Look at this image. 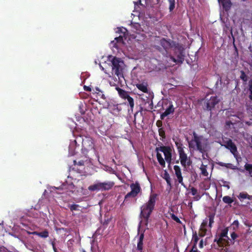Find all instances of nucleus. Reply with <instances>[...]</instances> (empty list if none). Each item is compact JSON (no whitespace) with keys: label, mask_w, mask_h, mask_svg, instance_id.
<instances>
[{"label":"nucleus","mask_w":252,"mask_h":252,"mask_svg":"<svg viewBox=\"0 0 252 252\" xmlns=\"http://www.w3.org/2000/svg\"><path fill=\"white\" fill-rule=\"evenodd\" d=\"M189 148L190 149L196 150L202 154V158L208 157V152L210 149L209 140L202 135H198L196 132H193V137L191 140L188 142Z\"/></svg>","instance_id":"nucleus-1"},{"label":"nucleus","mask_w":252,"mask_h":252,"mask_svg":"<svg viewBox=\"0 0 252 252\" xmlns=\"http://www.w3.org/2000/svg\"><path fill=\"white\" fill-rule=\"evenodd\" d=\"M77 140L82 143V153L85 158L95 156L99 158V155L94 148V140L89 135H78Z\"/></svg>","instance_id":"nucleus-2"},{"label":"nucleus","mask_w":252,"mask_h":252,"mask_svg":"<svg viewBox=\"0 0 252 252\" xmlns=\"http://www.w3.org/2000/svg\"><path fill=\"white\" fill-rule=\"evenodd\" d=\"M108 61L111 63L112 74L116 75L118 78V82L122 84L123 81H125L124 70L126 65L124 62L121 58L112 56L108 57Z\"/></svg>","instance_id":"nucleus-3"},{"label":"nucleus","mask_w":252,"mask_h":252,"mask_svg":"<svg viewBox=\"0 0 252 252\" xmlns=\"http://www.w3.org/2000/svg\"><path fill=\"white\" fill-rule=\"evenodd\" d=\"M156 197V194H151L149 200L141 207L140 216L145 219V225L147 226V229H148L149 218L155 208Z\"/></svg>","instance_id":"nucleus-4"},{"label":"nucleus","mask_w":252,"mask_h":252,"mask_svg":"<svg viewBox=\"0 0 252 252\" xmlns=\"http://www.w3.org/2000/svg\"><path fill=\"white\" fill-rule=\"evenodd\" d=\"M127 32V29L124 27L118 28L117 30L116 31L117 33H120L122 34L120 35L118 37L114 38V40L111 41L110 43L109 46L113 50V52H119L120 50L125 44V40H126V32Z\"/></svg>","instance_id":"nucleus-5"},{"label":"nucleus","mask_w":252,"mask_h":252,"mask_svg":"<svg viewBox=\"0 0 252 252\" xmlns=\"http://www.w3.org/2000/svg\"><path fill=\"white\" fill-rule=\"evenodd\" d=\"M228 231V228H224L219 234L218 239L217 240V238L215 239V241L217 242L220 246H227L234 243V241L237 238L238 235L233 232L231 234V239H229L227 236Z\"/></svg>","instance_id":"nucleus-6"},{"label":"nucleus","mask_w":252,"mask_h":252,"mask_svg":"<svg viewBox=\"0 0 252 252\" xmlns=\"http://www.w3.org/2000/svg\"><path fill=\"white\" fill-rule=\"evenodd\" d=\"M173 50L176 58L170 56V58L171 60L176 63H182L184 61L185 56L184 54V48L183 47L178 43Z\"/></svg>","instance_id":"nucleus-7"},{"label":"nucleus","mask_w":252,"mask_h":252,"mask_svg":"<svg viewBox=\"0 0 252 252\" xmlns=\"http://www.w3.org/2000/svg\"><path fill=\"white\" fill-rule=\"evenodd\" d=\"M157 158H172V148L169 146H164L162 143L158 144L156 147Z\"/></svg>","instance_id":"nucleus-8"},{"label":"nucleus","mask_w":252,"mask_h":252,"mask_svg":"<svg viewBox=\"0 0 252 252\" xmlns=\"http://www.w3.org/2000/svg\"><path fill=\"white\" fill-rule=\"evenodd\" d=\"M114 186V183L111 182H98L88 187V189L90 191H99L104 190H109Z\"/></svg>","instance_id":"nucleus-9"},{"label":"nucleus","mask_w":252,"mask_h":252,"mask_svg":"<svg viewBox=\"0 0 252 252\" xmlns=\"http://www.w3.org/2000/svg\"><path fill=\"white\" fill-rule=\"evenodd\" d=\"M218 142L220 144L221 146H224L225 148L228 149L233 155L234 157L237 158L236 157L238 154L237 148L231 139H228L227 140L222 139V140H219Z\"/></svg>","instance_id":"nucleus-10"},{"label":"nucleus","mask_w":252,"mask_h":252,"mask_svg":"<svg viewBox=\"0 0 252 252\" xmlns=\"http://www.w3.org/2000/svg\"><path fill=\"white\" fill-rule=\"evenodd\" d=\"M79 148L80 145L77 140V137H74L73 139H70L68 146V156H77Z\"/></svg>","instance_id":"nucleus-11"},{"label":"nucleus","mask_w":252,"mask_h":252,"mask_svg":"<svg viewBox=\"0 0 252 252\" xmlns=\"http://www.w3.org/2000/svg\"><path fill=\"white\" fill-rule=\"evenodd\" d=\"M141 99L143 101V104L146 106L149 109H152L153 107V99L154 98V94L152 92L139 94Z\"/></svg>","instance_id":"nucleus-12"},{"label":"nucleus","mask_w":252,"mask_h":252,"mask_svg":"<svg viewBox=\"0 0 252 252\" xmlns=\"http://www.w3.org/2000/svg\"><path fill=\"white\" fill-rule=\"evenodd\" d=\"M219 101L220 99L217 96H211L209 98L208 95H207L204 99V106L207 110L211 111Z\"/></svg>","instance_id":"nucleus-13"},{"label":"nucleus","mask_w":252,"mask_h":252,"mask_svg":"<svg viewBox=\"0 0 252 252\" xmlns=\"http://www.w3.org/2000/svg\"><path fill=\"white\" fill-rule=\"evenodd\" d=\"M173 140L175 142L178 150L179 158H188L185 151V150H188V149L183 146L181 140L177 137H173Z\"/></svg>","instance_id":"nucleus-14"},{"label":"nucleus","mask_w":252,"mask_h":252,"mask_svg":"<svg viewBox=\"0 0 252 252\" xmlns=\"http://www.w3.org/2000/svg\"><path fill=\"white\" fill-rule=\"evenodd\" d=\"M131 191L125 196V198L135 197L140 191V187L138 183L130 185Z\"/></svg>","instance_id":"nucleus-15"},{"label":"nucleus","mask_w":252,"mask_h":252,"mask_svg":"<svg viewBox=\"0 0 252 252\" xmlns=\"http://www.w3.org/2000/svg\"><path fill=\"white\" fill-rule=\"evenodd\" d=\"M177 43H178L170 39L166 40L164 38H162L160 40V44L166 51L169 48H172L173 49Z\"/></svg>","instance_id":"nucleus-16"},{"label":"nucleus","mask_w":252,"mask_h":252,"mask_svg":"<svg viewBox=\"0 0 252 252\" xmlns=\"http://www.w3.org/2000/svg\"><path fill=\"white\" fill-rule=\"evenodd\" d=\"M218 2L219 3V5L220 7H222V9L225 11H229L232 5V3L231 1V0H218Z\"/></svg>","instance_id":"nucleus-17"},{"label":"nucleus","mask_w":252,"mask_h":252,"mask_svg":"<svg viewBox=\"0 0 252 252\" xmlns=\"http://www.w3.org/2000/svg\"><path fill=\"white\" fill-rule=\"evenodd\" d=\"M174 169L175 171V174L177 177L178 182L181 184L182 186H184L183 183V178L182 175V172L180 167L178 165H175L174 166Z\"/></svg>","instance_id":"nucleus-18"},{"label":"nucleus","mask_w":252,"mask_h":252,"mask_svg":"<svg viewBox=\"0 0 252 252\" xmlns=\"http://www.w3.org/2000/svg\"><path fill=\"white\" fill-rule=\"evenodd\" d=\"M144 231H141V234L139 236V237L138 238V241L137 242V249L136 250L137 251V252H143V239H144Z\"/></svg>","instance_id":"nucleus-19"},{"label":"nucleus","mask_w":252,"mask_h":252,"mask_svg":"<svg viewBox=\"0 0 252 252\" xmlns=\"http://www.w3.org/2000/svg\"><path fill=\"white\" fill-rule=\"evenodd\" d=\"M174 112V108L172 103L170 102L168 107L165 109V111L160 115V118L163 119L165 117L173 113Z\"/></svg>","instance_id":"nucleus-20"},{"label":"nucleus","mask_w":252,"mask_h":252,"mask_svg":"<svg viewBox=\"0 0 252 252\" xmlns=\"http://www.w3.org/2000/svg\"><path fill=\"white\" fill-rule=\"evenodd\" d=\"M207 224H208V220H205L203 221V222L201 225L199 231V235L200 237H203L206 234V231H207L206 227Z\"/></svg>","instance_id":"nucleus-21"},{"label":"nucleus","mask_w":252,"mask_h":252,"mask_svg":"<svg viewBox=\"0 0 252 252\" xmlns=\"http://www.w3.org/2000/svg\"><path fill=\"white\" fill-rule=\"evenodd\" d=\"M137 89L144 93H148V92H152L148 88V84L146 83H142L137 84L136 85Z\"/></svg>","instance_id":"nucleus-22"},{"label":"nucleus","mask_w":252,"mask_h":252,"mask_svg":"<svg viewBox=\"0 0 252 252\" xmlns=\"http://www.w3.org/2000/svg\"><path fill=\"white\" fill-rule=\"evenodd\" d=\"M116 90L118 91L120 96L124 99H125L126 97L128 96V94L126 91L118 87H116Z\"/></svg>","instance_id":"nucleus-23"},{"label":"nucleus","mask_w":252,"mask_h":252,"mask_svg":"<svg viewBox=\"0 0 252 252\" xmlns=\"http://www.w3.org/2000/svg\"><path fill=\"white\" fill-rule=\"evenodd\" d=\"M131 27L133 29V32H134L138 33L141 31V25L138 23L131 22Z\"/></svg>","instance_id":"nucleus-24"},{"label":"nucleus","mask_w":252,"mask_h":252,"mask_svg":"<svg viewBox=\"0 0 252 252\" xmlns=\"http://www.w3.org/2000/svg\"><path fill=\"white\" fill-rule=\"evenodd\" d=\"M181 163L183 166L186 167L190 165L191 161L190 158H181Z\"/></svg>","instance_id":"nucleus-25"},{"label":"nucleus","mask_w":252,"mask_h":252,"mask_svg":"<svg viewBox=\"0 0 252 252\" xmlns=\"http://www.w3.org/2000/svg\"><path fill=\"white\" fill-rule=\"evenodd\" d=\"M163 179H164L167 184L169 186H171V178H170V175L169 174L167 173V172L166 171H164V172L163 174V176H162Z\"/></svg>","instance_id":"nucleus-26"},{"label":"nucleus","mask_w":252,"mask_h":252,"mask_svg":"<svg viewBox=\"0 0 252 252\" xmlns=\"http://www.w3.org/2000/svg\"><path fill=\"white\" fill-rule=\"evenodd\" d=\"M125 99L127 100L128 105L130 106V109L132 111L134 105L133 99L128 95V96L126 97Z\"/></svg>","instance_id":"nucleus-27"},{"label":"nucleus","mask_w":252,"mask_h":252,"mask_svg":"<svg viewBox=\"0 0 252 252\" xmlns=\"http://www.w3.org/2000/svg\"><path fill=\"white\" fill-rule=\"evenodd\" d=\"M240 73H241V75H240V79L242 81H243L244 82H247V81L248 80V77L246 74L245 72L243 70H241L240 71Z\"/></svg>","instance_id":"nucleus-28"},{"label":"nucleus","mask_w":252,"mask_h":252,"mask_svg":"<svg viewBox=\"0 0 252 252\" xmlns=\"http://www.w3.org/2000/svg\"><path fill=\"white\" fill-rule=\"evenodd\" d=\"M223 201L227 204H230L233 202V199L228 196H225L222 198Z\"/></svg>","instance_id":"nucleus-29"},{"label":"nucleus","mask_w":252,"mask_h":252,"mask_svg":"<svg viewBox=\"0 0 252 252\" xmlns=\"http://www.w3.org/2000/svg\"><path fill=\"white\" fill-rule=\"evenodd\" d=\"M168 1L169 2V9L170 12H171L173 10V9L175 8V0H168Z\"/></svg>","instance_id":"nucleus-30"},{"label":"nucleus","mask_w":252,"mask_h":252,"mask_svg":"<svg viewBox=\"0 0 252 252\" xmlns=\"http://www.w3.org/2000/svg\"><path fill=\"white\" fill-rule=\"evenodd\" d=\"M200 169L201 170V173L204 176H207L208 175V173L207 171V170L206 169V166L204 165H202L200 167Z\"/></svg>","instance_id":"nucleus-31"},{"label":"nucleus","mask_w":252,"mask_h":252,"mask_svg":"<svg viewBox=\"0 0 252 252\" xmlns=\"http://www.w3.org/2000/svg\"><path fill=\"white\" fill-rule=\"evenodd\" d=\"M245 169L246 170L248 171L250 174L252 173V164H245Z\"/></svg>","instance_id":"nucleus-32"},{"label":"nucleus","mask_w":252,"mask_h":252,"mask_svg":"<svg viewBox=\"0 0 252 252\" xmlns=\"http://www.w3.org/2000/svg\"><path fill=\"white\" fill-rule=\"evenodd\" d=\"M69 208L71 211H74V210H78V207H79V205L77 204H72L69 205Z\"/></svg>","instance_id":"nucleus-33"},{"label":"nucleus","mask_w":252,"mask_h":252,"mask_svg":"<svg viewBox=\"0 0 252 252\" xmlns=\"http://www.w3.org/2000/svg\"><path fill=\"white\" fill-rule=\"evenodd\" d=\"M141 0H138L137 2H134V10L133 12H137V8L139 7V5H141Z\"/></svg>","instance_id":"nucleus-34"},{"label":"nucleus","mask_w":252,"mask_h":252,"mask_svg":"<svg viewBox=\"0 0 252 252\" xmlns=\"http://www.w3.org/2000/svg\"><path fill=\"white\" fill-rule=\"evenodd\" d=\"M38 236L42 238H47L48 236V232L46 231L39 232Z\"/></svg>","instance_id":"nucleus-35"},{"label":"nucleus","mask_w":252,"mask_h":252,"mask_svg":"<svg viewBox=\"0 0 252 252\" xmlns=\"http://www.w3.org/2000/svg\"><path fill=\"white\" fill-rule=\"evenodd\" d=\"M83 107L84 106H83V104H82V103H80V104L79 105V109L80 112L82 115L84 114L85 112V111Z\"/></svg>","instance_id":"nucleus-36"},{"label":"nucleus","mask_w":252,"mask_h":252,"mask_svg":"<svg viewBox=\"0 0 252 252\" xmlns=\"http://www.w3.org/2000/svg\"><path fill=\"white\" fill-rule=\"evenodd\" d=\"M192 241L194 242V245H195L198 241V237L196 234H193L192 237Z\"/></svg>","instance_id":"nucleus-37"},{"label":"nucleus","mask_w":252,"mask_h":252,"mask_svg":"<svg viewBox=\"0 0 252 252\" xmlns=\"http://www.w3.org/2000/svg\"><path fill=\"white\" fill-rule=\"evenodd\" d=\"M97 95L101 98L105 99L106 98L104 94L101 90H99V92H96Z\"/></svg>","instance_id":"nucleus-38"},{"label":"nucleus","mask_w":252,"mask_h":252,"mask_svg":"<svg viewBox=\"0 0 252 252\" xmlns=\"http://www.w3.org/2000/svg\"><path fill=\"white\" fill-rule=\"evenodd\" d=\"M157 159H158V161L159 163V164L162 167H164L165 166V161L164 160V158H157Z\"/></svg>","instance_id":"nucleus-39"},{"label":"nucleus","mask_w":252,"mask_h":252,"mask_svg":"<svg viewBox=\"0 0 252 252\" xmlns=\"http://www.w3.org/2000/svg\"><path fill=\"white\" fill-rule=\"evenodd\" d=\"M190 190H191V194L192 195H196L197 193V190L194 188H192L191 189H190Z\"/></svg>","instance_id":"nucleus-40"},{"label":"nucleus","mask_w":252,"mask_h":252,"mask_svg":"<svg viewBox=\"0 0 252 252\" xmlns=\"http://www.w3.org/2000/svg\"><path fill=\"white\" fill-rule=\"evenodd\" d=\"M74 165H83V162L82 160L77 161V160H74L73 161Z\"/></svg>","instance_id":"nucleus-41"},{"label":"nucleus","mask_w":252,"mask_h":252,"mask_svg":"<svg viewBox=\"0 0 252 252\" xmlns=\"http://www.w3.org/2000/svg\"><path fill=\"white\" fill-rule=\"evenodd\" d=\"M172 218L175 220L176 221V222H179V223H180L181 221H180V220H179V219L176 217L175 215H172Z\"/></svg>","instance_id":"nucleus-42"},{"label":"nucleus","mask_w":252,"mask_h":252,"mask_svg":"<svg viewBox=\"0 0 252 252\" xmlns=\"http://www.w3.org/2000/svg\"><path fill=\"white\" fill-rule=\"evenodd\" d=\"M248 195L244 193H241L239 194V198L242 199H245L247 197Z\"/></svg>","instance_id":"nucleus-43"},{"label":"nucleus","mask_w":252,"mask_h":252,"mask_svg":"<svg viewBox=\"0 0 252 252\" xmlns=\"http://www.w3.org/2000/svg\"><path fill=\"white\" fill-rule=\"evenodd\" d=\"M206 220H207L208 221H209V226L211 227L212 224L214 222L213 219L211 217H210L209 219H206Z\"/></svg>","instance_id":"nucleus-44"},{"label":"nucleus","mask_w":252,"mask_h":252,"mask_svg":"<svg viewBox=\"0 0 252 252\" xmlns=\"http://www.w3.org/2000/svg\"><path fill=\"white\" fill-rule=\"evenodd\" d=\"M0 252H7V250L4 247H0Z\"/></svg>","instance_id":"nucleus-45"},{"label":"nucleus","mask_w":252,"mask_h":252,"mask_svg":"<svg viewBox=\"0 0 252 252\" xmlns=\"http://www.w3.org/2000/svg\"><path fill=\"white\" fill-rule=\"evenodd\" d=\"M194 196H195L193 197V199H194V200H196V201L199 200L201 198V196L199 195L196 194V195H194Z\"/></svg>","instance_id":"nucleus-46"},{"label":"nucleus","mask_w":252,"mask_h":252,"mask_svg":"<svg viewBox=\"0 0 252 252\" xmlns=\"http://www.w3.org/2000/svg\"><path fill=\"white\" fill-rule=\"evenodd\" d=\"M99 67L101 69V70L104 72L106 74H107V72L106 70L104 69V68L101 65V64H99Z\"/></svg>","instance_id":"nucleus-47"},{"label":"nucleus","mask_w":252,"mask_h":252,"mask_svg":"<svg viewBox=\"0 0 252 252\" xmlns=\"http://www.w3.org/2000/svg\"><path fill=\"white\" fill-rule=\"evenodd\" d=\"M250 91V95H249V98L251 100H252V89L249 88Z\"/></svg>","instance_id":"nucleus-48"},{"label":"nucleus","mask_w":252,"mask_h":252,"mask_svg":"<svg viewBox=\"0 0 252 252\" xmlns=\"http://www.w3.org/2000/svg\"><path fill=\"white\" fill-rule=\"evenodd\" d=\"M233 225H235L236 227H238L239 225V222L238 220H235L233 222Z\"/></svg>","instance_id":"nucleus-49"},{"label":"nucleus","mask_w":252,"mask_h":252,"mask_svg":"<svg viewBox=\"0 0 252 252\" xmlns=\"http://www.w3.org/2000/svg\"><path fill=\"white\" fill-rule=\"evenodd\" d=\"M203 247V240H201V241H200V243H199V247L200 248H202Z\"/></svg>","instance_id":"nucleus-50"},{"label":"nucleus","mask_w":252,"mask_h":252,"mask_svg":"<svg viewBox=\"0 0 252 252\" xmlns=\"http://www.w3.org/2000/svg\"><path fill=\"white\" fill-rule=\"evenodd\" d=\"M84 89H85V90L87 91H91V90L90 87H87L86 86H84Z\"/></svg>","instance_id":"nucleus-51"},{"label":"nucleus","mask_w":252,"mask_h":252,"mask_svg":"<svg viewBox=\"0 0 252 252\" xmlns=\"http://www.w3.org/2000/svg\"><path fill=\"white\" fill-rule=\"evenodd\" d=\"M249 88L252 89V80L249 82Z\"/></svg>","instance_id":"nucleus-52"},{"label":"nucleus","mask_w":252,"mask_h":252,"mask_svg":"<svg viewBox=\"0 0 252 252\" xmlns=\"http://www.w3.org/2000/svg\"><path fill=\"white\" fill-rule=\"evenodd\" d=\"M190 252H198V251L196 249V250H194V249L193 248Z\"/></svg>","instance_id":"nucleus-53"},{"label":"nucleus","mask_w":252,"mask_h":252,"mask_svg":"<svg viewBox=\"0 0 252 252\" xmlns=\"http://www.w3.org/2000/svg\"><path fill=\"white\" fill-rule=\"evenodd\" d=\"M39 233V232H36V231L33 232L32 233V234H35V235H38V236Z\"/></svg>","instance_id":"nucleus-54"},{"label":"nucleus","mask_w":252,"mask_h":252,"mask_svg":"<svg viewBox=\"0 0 252 252\" xmlns=\"http://www.w3.org/2000/svg\"><path fill=\"white\" fill-rule=\"evenodd\" d=\"M110 85L111 86H116V85H115V83H112V82H110Z\"/></svg>","instance_id":"nucleus-55"},{"label":"nucleus","mask_w":252,"mask_h":252,"mask_svg":"<svg viewBox=\"0 0 252 252\" xmlns=\"http://www.w3.org/2000/svg\"><path fill=\"white\" fill-rule=\"evenodd\" d=\"M95 90L97 91L96 92H99V90H100L98 87L95 88Z\"/></svg>","instance_id":"nucleus-56"},{"label":"nucleus","mask_w":252,"mask_h":252,"mask_svg":"<svg viewBox=\"0 0 252 252\" xmlns=\"http://www.w3.org/2000/svg\"><path fill=\"white\" fill-rule=\"evenodd\" d=\"M165 159H166V160H167V161H168V162H170V161H171V158H165Z\"/></svg>","instance_id":"nucleus-57"},{"label":"nucleus","mask_w":252,"mask_h":252,"mask_svg":"<svg viewBox=\"0 0 252 252\" xmlns=\"http://www.w3.org/2000/svg\"><path fill=\"white\" fill-rule=\"evenodd\" d=\"M141 221L140 222L139 225V230H138L139 232H140V228L141 227Z\"/></svg>","instance_id":"nucleus-58"},{"label":"nucleus","mask_w":252,"mask_h":252,"mask_svg":"<svg viewBox=\"0 0 252 252\" xmlns=\"http://www.w3.org/2000/svg\"><path fill=\"white\" fill-rule=\"evenodd\" d=\"M251 147L252 148V136L251 137V142L250 143Z\"/></svg>","instance_id":"nucleus-59"},{"label":"nucleus","mask_w":252,"mask_h":252,"mask_svg":"<svg viewBox=\"0 0 252 252\" xmlns=\"http://www.w3.org/2000/svg\"><path fill=\"white\" fill-rule=\"evenodd\" d=\"M234 47L235 48V49L236 51L237 52V48H236V46L235 45H234Z\"/></svg>","instance_id":"nucleus-60"},{"label":"nucleus","mask_w":252,"mask_h":252,"mask_svg":"<svg viewBox=\"0 0 252 252\" xmlns=\"http://www.w3.org/2000/svg\"><path fill=\"white\" fill-rule=\"evenodd\" d=\"M246 123L247 124L249 125H251V122H247Z\"/></svg>","instance_id":"nucleus-61"},{"label":"nucleus","mask_w":252,"mask_h":252,"mask_svg":"<svg viewBox=\"0 0 252 252\" xmlns=\"http://www.w3.org/2000/svg\"><path fill=\"white\" fill-rule=\"evenodd\" d=\"M246 1H247V0H241V2H245Z\"/></svg>","instance_id":"nucleus-62"},{"label":"nucleus","mask_w":252,"mask_h":252,"mask_svg":"<svg viewBox=\"0 0 252 252\" xmlns=\"http://www.w3.org/2000/svg\"><path fill=\"white\" fill-rule=\"evenodd\" d=\"M146 1H150L151 0H145Z\"/></svg>","instance_id":"nucleus-63"}]
</instances>
